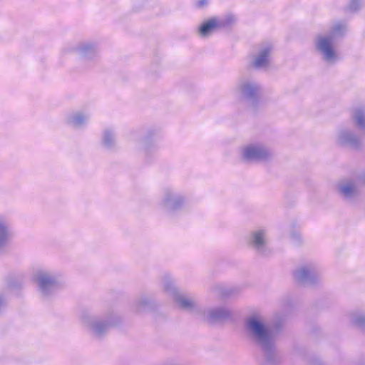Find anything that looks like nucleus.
Returning <instances> with one entry per match:
<instances>
[{
	"label": "nucleus",
	"instance_id": "f257e3e1",
	"mask_svg": "<svg viewBox=\"0 0 365 365\" xmlns=\"http://www.w3.org/2000/svg\"><path fill=\"white\" fill-rule=\"evenodd\" d=\"M266 321L264 314L255 312L247 318L245 326L249 335L268 354L274 348L278 330L267 326Z\"/></svg>",
	"mask_w": 365,
	"mask_h": 365
},
{
	"label": "nucleus",
	"instance_id": "f03ea898",
	"mask_svg": "<svg viewBox=\"0 0 365 365\" xmlns=\"http://www.w3.org/2000/svg\"><path fill=\"white\" fill-rule=\"evenodd\" d=\"M31 280L44 298L53 295L65 284L64 275L61 272L42 267L33 269Z\"/></svg>",
	"mask_w": 365,
	"mask_h": 365
},
{
	"label": "nucleus",
	"instance_id": "7ed1b4c3",
	"mask_svg": "<svg viewBox=\"0 0 365 365\" xmlns=\"http://www.w3.org/2000/svg\"><path fill=\"white\" fill-rule=\"evenodd\" d=\"M121 322L122 317L114 311H108L101 316L84 313L81 317L82 327L96 337L104 336L110 329Z\"/></svg>",
	"mask_w": 365,
	"mask_h": 365
},
{
	"label": "nucleus",
	"instance_id": "20e7f679",
	"mask_svg": "<svg viewBox=\"0 0 365 365\" xmlns=\"http://www.w3.org/2000/svg\"><path fill=\"white\" fill-rule=\"evenodd\" d=\"M161 287L163 292L172 300L175 307L192 312L199 317L201 309L199 308L195 299L181 292L170 275L163 276Z\"/></svg>",
	"mask_w": 365,
	"mask_h": 365
},
{
	"label": "nucleus",
	"instance_id": "39448f33",
	"mask_svg": "<svg viewBox=\"0 0 365 365\" xmlns=\"http://www.w3.org/2000/svg\"><path fill=\"white\" fill-rule=\"evenodd\" d=\"M262 87L257 81L250 78H243L235 87V94L247 100L249 110L255 112L262 106Z\"/></svg>",
	"mask_w": 365,
	"mask_h": 365
},
{
	"label": "nucleus",
	"instance_id": "423d86ee",
	"mask_svg": "<svg viewBox=\"0 0 365 365\" xmlns=\"http://www.w3.org/2000/svg\"><path fill=\"white\" fill-rule=\"evenodd\" d=\"M240 160L247 163L269 162L274 153L264 143L255 141L245 143L239 148Z\"/></svg>",
	"mask_w": 365,
	"mask_h": 365
},
{
	"label": "nucleus",
	"instance_id": "0eeeda50",
	"mask_svg": "<svg viewBox=\"0 0 365 365\" xmlns=\"http://www.w3.org/2000/svg\"><path fill=\"white\" fill-rule=\"evenodd\" d=\"M314 49L322 60L329 65L335 64L341 58L337 42L331 36L324 34L316 36Z\"/></svg>",
	"mask_w": 365,
	"mask_h": 365
},
{
	"label": "nucleus",
	"instance_id": "6e6552de",
	"mask_svg": "<svg viewBox=\"0 0 365 365\" xmlns=\"http://www.w3.org/2000/svg\"><path fill=\"white\" fill-rule=\"evenodd\" d=\"M185 202L186 198L184 195L172 187H165L162 190L158 206L163 212L172 214L181 210Z\"/></svg>",
	"mask_w": 365,
	"mask_h": 365
},
{
	"label": "nucleus",
	"instance_id": "1a4fd4ad",
	"mask_svg": "<svg viewBox=\"0 0 365 365\" xmlns=\"http://www.w3.org/2000/svg\"><path fill=\"white\" fill-rule=\"evenodd\" d=\"M71 51L78 56L84 62L85 68H91L99 57V47L96 41H82L71 48Z\"/></svg>",
	"mask_w": 365,
	"mask_h": 365
},
{
	"label": "nucleus",
	"instance_id": "9d476101",
	"mask_svg": "<svg viewBox=\"0 0 365 365\" xmlns=\"http://www.w3.org/2000/svg\"><path fill=\"white\" fill-rule=\"evenodd\" d=\"M296 281L309 285H314L321 281V272L318 265L309 262L299 266L293 273Z\"/></svg>",
	"mask_w": 365,
	"mask_h": 365
},
{
	"label": "nucleus",
	"instance_id": "9b49d317",
	"mask_svg": "<svg viewBox=\"0 0 365 365\" xmlns=\"http://www.w3.org/2000/svg\"><path fill=\"white\" fill-rule=\"evenodd\" d=\"M232 311L226 306L209 307L201 309L199 317L210 323L222 322L231 319Z\"/></svg>",
	"mask_w": 365,
	"mask_h": 365
},
{
	"label": "nucleus",
	"instance_id": "f8f14e48",
	"mask_svg": "<svg viewBox=\"0 0 365 365\" xmlns=\"http://www.w3.org/2000/svg\"><path fill=\"white\" fill-rule=\"evenodd\" d=\"M272 45L267 43L261 45L257 52L250 56V66L255 68H265L271 63Z\"/></svg>",
	"mask_w": 365,
	"mask_h": 365
},
{
	"label": "nucleus",
	"instance_id": "ddd939ff",
	"mask_svg": "<svg viewBox=\"0 0 365 365\" xmlns=\"http://www.w3.org/2000/svg\"><path fill=\"white\" fill-rule=\"evenodd\" d=\"M249 245L257 252L264 254L268 243V230L258 227L250 232L248 238Z\"/></svg>",
	"mask_w": 365,
	"mask_h": 365
},
{
	"label": "nucleus",
	"instance_id": "4468645a",
	"mask_svg": "<svg viewBox=\"0 0 365 365\" xmlns=\"http://www.w3.org/2000/svg\"><path fill=\"white\" fill-rule=\"evenodd\" d=\"M334 141L340 146L352 148L360 145V138L348 128H339L334 135Z\"/></svg>",
	"mask_w": 365,
	"mask_h": 365
},
{
	"label": "nucleus",
	"instance_id": "2eb2a0df",
	"mask_svg": "<svg viewBox=\"0 0 365 365\" xmlns=\"http://www.w3.org/2000/svg\"><path fill=\"white\" fill-rule=\"evenodd\" d=\"M12 237L13 233L9 218L0 215V251L9 245Z\"/></svg>",
	"mask_w": 365,
	"mask_h": 365
},
{
	"label": "nucleus",
	"instance_id": "dca6fc26",
	"mask_svg": "<svg viewBox=\"0 0 365 365\" xmlns=\"http://www.w3.org/2000/svg\"><path fill=\"white\" fill-rule=\"evenodd\" d=\"M89 118L88 114L82 111H74L68 113L66 117V123L73 128H83Z\"/></svg>",
	"mask_w": 365,
	"mask_h": 365
},
{
	"label": "nucleus",
	"instance_id": "f3484780",
	"mask_svg": "<svg viewBox=\"0 0 365 365\" xmlns=\"http://www.w3.org/2000/svg\"><path fill=\"white\" fill-rule=\"evenodd\" d=\"M141 147L146 155L153 153L158 149L157 130L150 129L142 139Z\"/></svg>",
	"mask_w": 365,
	"mask_h": 365
},
{
	"label": "nucleus",
	"instance_id": "a211bd4d",
	"mask_svg": "<svg viewBox=\"0 0 365 365\" xmlns=\"http://www.w3.org/2000/svg\"><path fill=\"white\" fill-rule=\"evenodd\" d=\"M101 145L108 150H113L116 148V133L114 129L107 128L102 131Z\"/></svg>",
	"mask_w": 365,
	"mask_h": 365
},
{
	"label": "nucleus",
	"instance_id": "6ab92c4d",
	"mask_svg": "<svg viewBox=\"0 0 365 365\" xmlns=\"http://www.w3.org/2000/svg\"><path fill=\"white\" fill-rule=\"evenodd\" d=\"M218 28H220L219 20L212 18L203 21L197 28V33L202 38H207L211 36Z\"/></svg>",
	"mask_w": 365,
	"mask_h": 365
},
{
	"label": "nucleus",
	"instance_id": "aec40b11",
	"mask_svg": "<svg viewBox=\"0 0 365 365\" xmlns=\"http://www.w3.org/2000/svg\"><path fill=\"white\" fill-rule=\"evenodd\" d=\"M339 193L346 200H351L358 194L356 184L351 180L341 182L337 185Z\"/></svg>",
	"mask_w": 365,
	"mask_h": 365
},
{
	"label": "nucleus",
	"instance_id": "412c9836",
	"mask_svg": "<svg viewBox=\"0 0 365 365\" xmlns=\"http://www.w3.org/2000/svg\"><path fill=\"white\" fill-rule=\"evenodd\" d=\"M351 323L359 329L365 331V310H356L349 315Z\"/></svg>",
	"mask_w": 365,
	"mask_h": 365
},
{
	"label": "nucleus",
	"instance_id": "4be33fe9",
	"mask_svg": "<svg viewBox=\"0 0 365 365\" xmlns=\"http://www.w3.org/2000/svg\"><path fill=\"white\" fill-rule=\"evenodd\" d=\"M346 31V26L342 23H336L331 27L330 31L327 34H324L327 36H331L332 39L337 42V39L341 37Z\"/></svg>",
	"mask_w": 365,
	"mask_h": 365
},
{
	"label": "nucleus",
	"instance_id": "5701e85b",
	"mask_svg": "<svg viewBox=\"0 0 365 365\" xmlns=\"http://www.w3.org/2000/svg\"><path fill=\"white\" fill-rule=\"evenodd\" d=\"M352 118L357 126L362 129L365 126V108H356L352 113Z\"/></svg>",
	"mask_w": 365,
	"mask_h": 365
},
{
	"label": "nucleus",
	"instance_id": "b1692460",
	"mask_svg": "<svg viewBox=\"0 0 365 365\" xmlns=\"http://www.w3.org/2000/svg\"><path fill=\"white\" fill-rule=\"evenodd\" d=\"M151 306V299L146 296H140L135 302V309L137 312H141Z\"/></svg>",
	"mask_w": 365,
	"mask_h": 365
},
{
	"label": "nucleus",
	"instance_id": "393cba45",
	"mask_svg": "<svg viewBox=\"0 0 365 365\" xmlns=\"http://www.w3.org/2000/svg\"><path fill=\"white\" fill-rule=\"evenodd\" d=\"M237 21V18L235 15H227L223 19L219 21L220 27L230 26Z\"/></svg>",
	"mask_w": 365,
	"mask_h": 365
},
{
	"label": "nucleus",
	"instance_id": "a878e982",
	"mask_svg": "<svg viewBox=\"0 0 365 365\" xmlns=\"http://www.w3.org/2000/svg\"><path fill=\"white\" fill-rule=\"evenodd\" d=\"M361 6L362 5L361 1H351L348 9L351 12H355L358 11Z\"/></svg>",
	"mask_w": 365,
	"mask_h": 365
},
{
	"label": "nucleus",
	"instance_id": "bb28decb",
	"mask_svg": "<svg viewBox=\"0 0 365 365\" xmlns=\"http://www.w3.org/2000/svg\"><path fill=\"white\" fill-rule=\"evenodd\" d=\"M207 1H197L195 4V8L201 9L207 6Z\"/></svg>",
	"mask_w": 365,
	"mask_h": 365
},
{
	"label": "nucleus",
	"instance_id": "cd10ccee",
	"mask_svg": "<svg viewBox=\"0 0 365 365\" xmlns=\"http://www.w3.org/2000/svg\"><path fill=\"white\" fill-rule=\"evenodd\" d=\"M6 299L3 297L0 296V309L3 307L6 304Z\"/></svg>",
	"mask_w": 365,
	"mask_h": 365
},
{
	"label": "nucleus",
	"instance_id": "c85d7f7f",
	"mask_svg": "<svg viewBox=\"0 0 365 365\" xmlns=\"http://www.w3.org/2000/svg\"><path fill=\"white\" fill-rule=\"evenodd\" d=\"M362 130H364V132L365 133V126L362 128Z\"/></svg>",
	"mask_w": 365,
	"mask_h": 365
},
{
	"label": "nucleus",
	"instance_id": "c756f323",
	"mask_svg": "<svg viewBox=\"0 0 365 365\" xmlns=\"http://www.w3.org/2000/svg\"><path fill=\"white\" fill-rule=\"evenodd\" d=\"M364 181L365 182V175L364 176Z\"/></svg>",
	"mask_w": 365,
	"mask_h": 365
}]
</instances>
